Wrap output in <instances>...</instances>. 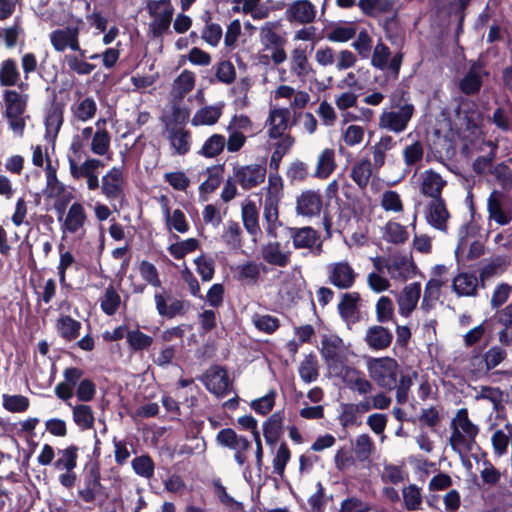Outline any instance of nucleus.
Wrapping results in <instances>:
<instances>
[{
    "label": "nucleus",
    "instance_id": "obj_1",
    "mask_svg": "<svg viewBox=\"0 0 512 512\" xmlns=\"http://www.w3.org/2000/svg\"><path fill=\"white\" fill-rule=\"evenodd\" d=\"M192 103V72L185 69L173 81L168 103L163 108L160 122L162 135L166 138L174 153L186 154L190 149V131L187 124Z\"/></svg>",
    "mask_w": 512,
    "mask_h": 512
},
{
    "label": "nucleus",
    "instance_id": "obj_2",
    "mask_svg": "<svg viewBox=\"0 0 512 512\" xmlns=\"http://www.w3.org/2000/svg\"><path fill=\"white\" fill-rule=\"evenodd\" d=\"M450 429L449 444L461 458L478 449L476 437L480 429L470 420L467 409L462 408L456 412L451 420Z\"/></svg>",
    "mask_w": 512,
    "mask_h": 512
},
{
    "label": "nucleus",
    "instance_id": "obj_3",
    "mask_svg": "<svg viewBox=\"0 0 512 512\" xmlns=\"http://www.w3.org/2000/svg\"><path fill=\"white\" fill-rule=\"evenodd\" d=\"M279 22H265L259 29V41L262 50L267 52L260 56V62L268 64L271 61L274 65H281L286 62L288 56L285 50L287 40L279 33Z\"/></svg>",
    "mask_w": 512,
    "mask_h": 512
},
{
    "label": "nucleus",
    "instance_id": "obj_4",
    "mask_svg": "<svg viewBox=\"0 0 512 512\" xmlns=\"http://www.w3.org/2000/svg\"><path fill=\"white\" fill-rule=\"evenodd\" d=\"M366 369L369 377L381 388L392 390L398 383L400 367L391 357H368Z\"/></svg>",
    "mask_w": 512,
    "mask_h": 512
},
{
    "label": "nucleus",
    "instance_id": "obj_5",
    "mask_svg": "<svg viewBox=\"0 0 512 512\" xmlns=\"http://www.w3.org/2000/svg\"><path fill=\"white\" fill-rule=\"evenodd\" d=\"M320 352L329 370L333 373L344 367L351 354L349 346L334 334L322 336Z\"/></svg>",
    "mask_w": 512,
    "mask_h": 512
},
{
    "label": "nucleus",
    "instance_id": "obj_6",
    "mask_svg": "<svg viewBox=\"0 0 512 512\" xmlns=\"http://www.w3.org/2000/svg\"><path fill=\"white\" fill-rule=\"evenodd\" d=\"M410 181L415 189L422 195L431 197L432 200L441 198V192L446 186V180L432 169L424 170L420 173L415 172Z\"/></svg>",
    "mask_w": 512,
    "mask_h": 512
},
{
    "label": "nucleus",
    "instance_id": "obj_7",
    "mask_svg": "<svg viewBox=\"0 0 512 512\" xmlns=\"http://www.w3.org/2000/svg\"><path fill=\"white\" fill-rule=\"evenodd\" d=\"M234 180L244 190H251L264 183L267 176L266 166L263 164H247L234 168Z\"/></svg>",
    "mask_w": 512,
    "mask_h": 512
},
{
    "label": "nucleus",
    "instance_id": "obj_8",
    "mask_svg": "<svg viewBox=\"0 0 512 512\" xmlns=\"http://www.w3.org/2000/svg\"><path fill=\"white\" fill-rule=\"evenodd\" d=\"M414 107L405 104L397 110H384L380 117L378 126L394 133L404 131L413 115Z\"/></svg>",
    "mask_w": 512,
    "mask_h": 512
},
{
    "label": "nucleus",
    "instance_id": "obj_9",
    "mask_svg": "<svg viewBox=\"0 0 512 512\" xmlns=\"http://www.w3.org/2000/svg\"><path fill=\"white\" fill-rule=\"evenodd\" d=\"M326 272L329 283L339 289L351 288L357 277L356 271L346 260L329 263Z\"/></svg>",
    "mask_w": 512,
    "mask_h": 512
},
{
    "label": "nucleus",
    "instance_id": "obj_10",
    "mask_svg": "<svg viewBox=\"0 0 512 512\" xmlns=\"http://www.w3.org/2000/svg\"><path fill=\"white\" fill-rule=\"evenodd\" d=\"M285 19L290 23L311 24L317 17V7L310 0H294L285 10Z\"/></svg>",
    "mask_w": 512,
    "mask_h": 512
},
{
    "label": "nucleus",
    "instance_id": "obj_11",
    "mask_svg": "<svg viewBox=\"0 0 512 512\" xmlns=\"http://www.w3.org/2000/svg\"><path fill=\"white\" fill-rule=\"evenodd\" d=\"M403 56L400 52L391 57L388 46L383 42H378L371 55V64L379 70H390L395 76L398 75Z\"/></svg>",
    "mask_w": 512,
    "mask_h": 512
},
{
    "label": "nucleus",
    "instance_id": "obj_12",
    "mask_svg": "<svg viewBox=\"0 0 512 512\" xmlns=\"http://www.w3.org/2000/svg\"><path fill=\"white\" fill-rule=\"evenodd\" d=\"M217 442L235 452V461L242 466L246 462V451L250 446L249 441L230 428L222 429L217 434Z\"/></svg>",
    "mask_w": 512,
    "mask_h": 512
},
{
    "label": "nucleus",
    "instance_id": "obj_13",
    "mask_svg": "<svg viewBox=\"0 0 512 512\" xmlns=\"http://www.w3.org/2000/svg\"><path fill=\"white\" fill-rule=\"evenodd\" d=\"M425 218L430 226L441 232H446L450 213L445 201L442 198L431 200L426 207Z\"/></svg>",
    "mask_w": 512,
    "mask_h": 512
},
{
    "label": "nucleus",
    "instance_id": "obj_14",
    "mask_svg": "<svg viewBox=\"0 0 512 512\" xmlns=\"http://www.w3.org/2000/svg\"><path fill=\"white\" fill-rule=\"evenodd\" d=\"M206 388L217 397H223L230 391L227 372L218 366L211 367L202 377Z\"/></svg>",
    "mask_w": 512,
    "mask_h": 512
},
{
    "label": "nucleus",
    "instance_id": "obj_15",
    "mask_svg": "<svg viewBox=\"0 0 512 512\" xmlns=\"http://www.w3.org/2000/svg\"><path fill=\"white\" fill-rule=\"evenodd\" d=\"M387 274L391 279L404 282L414 274V264L408 255L394 254L388 257Z\"/></svg>",
    "mask_w": 512,
    "mask_h": 512
},
{
    "label": "nucleus",
    "instance_id": "obj_16",
    "mask_svg": "<svg viewBox=\"0 0 512 512\" xmlns=\"http://www.w3.org/2000/svg\"><path fill=\"white\" fill-rule=\"evenodd\" d=\"M99 465L92 464L84 476V487L79 489L78 497L86 503H93L96 496L103 490Z\"/></svg>",
    "mask_w": 512,
    "mask_h": 512
},
{
    "label": "nucleus",
    "instance_id": "obj_17",
    "mask_svg": "<svg viewBox=\"0 0 512 512\" xmlns=\"http://www.w3.org/2000/svg\"><path fill=\"white\" fill-rule=\"evenodd\" d=\"M335 374L342 379L349 389L358 392L360 395H366L373 389L372 383L365 378L364 374L353 367L344 366Z\"/></svg>",
    "mask_w": 512,
    "mask_h": 512
},
{
    "label": "nucleus",
    "instance_id": "obj_18",
    "mask_svg": "<svg viewBox=\"0 0 512 512\" xmlns=\"http://www.w3.org/2000/svg\"><path fill=\"white\" fill-rule=\"evenodd\" d=\"M232 4L233 12L249 14L253 20H264L271 13L269 2L262 0H232Z\"/></svg>",
    "mask_w": 512,
    "mask_h": 512
},
{
    "label": "nucleus",
    "instance_id": "obj_19",
    "mask_svg": "<svg viewBox=\"0 0 512 512\" xmlns=\"http://www.w3.org/2000/svg\"><path fill=\"white\" fill-rule=\"evenodd\" d=\"M289 66L291 73L302 81L314 73L308 59L307 49L303 46H297L291 51Z\"/></svg>",
    "mask_w": 512,
    "mask_h": 512
},
{
    "label": "nucleus",
    "instance_id": "obj_20",
    "mask_svg": "<svg viewBox=\"0 0 512 512\" xmlns=\"http://www.w3.org/2000/svg\"><path fill=\"white\" fill-rule=\"evenodd\" d=\"M322 209L321 195L313 190L302 191L296 200V212L299 215L312 217Z\"/></svg>",
    "mask_w": 512,
    "mask_h": 512
},
{
    "label": "nucleus",
    "instance_id": "obj_21",
    "mask_svg": "<svg viewBox=\"0 0 512 512\" xmlns=\"http://www.w3.org/2000/svg\"><path fill=\"white\" fill-rule=\"evenodd\" d=\"M337 168L336 152L333 148L322 149L316 157L312 176L316 179H327Z\"/></svg>",
    "mask_w": 512,
    "mask_h": 512
},
{
    "label": "nucleus",
    "instance_id": "obj_22",
    "mask_svg": "<svg viewBox=\"0 0 512 512\" xmlns=\"http://www.w3.org/2000/svg\"><path fill=\"white\" fill-rule=\"evenodd\" d=\"M420 295V283L415 282L405 286L397 298L399 313L405 317L409 316L416 308Z\"/></svg>",
    "mask_w": 512,
    "mask_h": 512
},
{
    "label": "nucleus",
    "instance_id": "obj_23",
    "mask_svg": "<svg viewBox=\"0 0 512 512\" xmlns=\"http://www.w3.org/2000/svg\"><path fill=\"white\" fill-rule=\"evenodd\" d=\"M290 110L288 108H272L267 120L268 134L271 138H278L288 128Z\"/></svg>",
    "mask_w": 512,
    "mask_h": 512
},
{
    "label": "nucleus",
    "instance_id": "obj_24",
    "mask_svg": "<svg viewBox=\"0 0 512 512\" xmlns=\"http://www.w3.org/2000/svg\"><path fill=\"white\" fill-rule=\"evenodd\" d=\"M364 339L371 349L384 350L390 346L393 335L387 328L374 325L367 329Z\"/></svg>",
    "mask_w": 512,
    "mask_h": 512
},
{
    "label": "nucleus",
    "instance_id": "obj_25",
    "mask_svg": "<svg viewBox=\"0 0 512 512\" xmlns=\"http://www.w3.org/2000/svg\"><path fill=\"white\" fill-rule=\"evenodd\" d=\"M102 193L107 199H116L122 194V170L119 167H112L102 177Z\"/></svg>",
    "mask_w": 512,
    "mask_h": 512
},
{
    "label": "nucleus",
    "instance_id": "obj_26",
    "mask_svg": "<svg viewBox=\"0 0 512 512\" xmlns=\"http://www.w3.org/2000/svg\"><path fill=\"white\" fill-rule=\"evenodd\" d=\"M360 296L357 292L344 293L338 304L341 318L348 324H354L358 320V303Z\"/></svg>",
    "mask_w": 512,
    "mask_h": 512
},
{
    "label": "nucleus",
    "instance_id": "obj_27",
    "mask_svg": "<svg viewBox=\"0 0 512 512\" xmlns=\"http://www.w3.org/2000/svg\"><path fill=\"white\" fill-rule=\"evenodd\" d=\"M395 145L396 142L391 136L383 135L371 146V163L373 164L374 169L379 170L385 165L388 153L395 147Z\"/></svg>",
    "mask_w": 512,
    "mask_h": 512
},
{
    "label": "nucleus",
    "instance_id": "obj_28",
    "mask_svg": "<svg viewBox=\"0 0 512 512\" xmlns=\"http://www.w3.org/2000/svg\"><path fill=\"white\" fill-rule=\"evenodd\" d=\"M488 212L492 220L500 225H506L512 220V209L502 205V194L493 191L488 198Z\"/></svg>",
    "mask_w": 512,
    "mask_h": 512
},
{
    "label": "nucleus",
    "instance_id": "obj_29",
    "mask_svg": "<svg viewBox=\"0 0 512 512\" xmlns=\"http://www.w3.org/2000/svg\"><path fill=\"white\" fill-rule=\"evenodd\" d=\"M485 74L483 67L479 63L471 65L469 71L460 80L459 88L465 94H474L479 91L482 85V78Z\"/></svg>",
    "mask_w": 512,
    "mask_h": 512
},
{
    "label": "nucleus",
    "instance_id": "obj_30",
    "mask_svg": "<svg viewBox=\"0 0 512 512\" xmlns=\"http://www.w3.org/2000/svg\"><path fill=\"white\" fill-rule=\"evenodd\" d=\"M4 102L5 118L24 116L27 105L26 96H23L14 90H6L4 92Z\"/></svg>",
    "mask_w": 512,
    "mask_h": 512
},
{
    "label": "nucleus",
    "instance_id": "obj_31",
    "mask_svg": "<svg viewBox=\"0 0 512 512\" xmlns=\"http://www.w3.org/2000/svg\"><path fill=\"white\" fill-rule=\"evenodd\" d=\"M478 287L476 275L468 272L459 273L452 283L453 291L458 296H473Z\"/></svg>",
    "mask_w": 512,
    "mask_h": 512
},
{
    "label": "nucleus",
    "instance_id": "obj_32",
    "mask_svg": "<svg viewBox=\"0 0 512 512\" xmlns=\"http://www.w3.org/2000/svg\"><path fill=\"white\" fill-rule=\"evenodd\" d=\"M263 259L275 266L285 267L289 263L290 254L282 250L278 242H270L262 247Z\"/></svg>",
    "mask_w": 512,
    "mask_h": 512
},
{
    "label": "nucleus",
    "instance_id": "obj_33",
    "mask_svg": "<svg viewBox=\"0 0 512 512\" xmlns=\"http://www.w3.org/2000/svg\"><path fill=\"white\" fill-rule=\"evenodd\" d=\"M291 237L297 249H312L319 240L317 232L311 227L294 228Z\"/></svg>",
    "mask_w": 512,
    "mask_h": 512
},
{
    "label": "nucleus",
    "instance_id": "obj_34",
    "mask_svg": "<svg viewBox=\"0 0 512 512\" xmlns=\"http://www.w3.org/2000/svg\"><path fill=\"white\" fill-rule=\"evenodd\" d=\"M284 412L273 413L263 424L264 438L268 444H274L282 432Z\"/></svg>",
    "mask_w": 512,
    "mask_h": 512
},
{
    "label": "nucleus",
    "instance_id": "obj_35",
    "mask_svg": "<svg viewBox=\"0 0 512 512\" xmlns=\"http://www.w3.org/2000/svg\"><path fill=\"white\" fill-rule=\"evenodd\" d=\"M473 391V397L476 401L487 400L492 404L493 410L498 411L500 409L504 396V393L500 388L482 385L474 387Z\"/></svg>",
    "mask_w": 512,
    "mask_h": 512
},
{
    "label": "nucleus",
    "instance_id": "obj_36",
    "mask_svg": "<svg viewBox=\"0 0 512 512\" xmlns=\"http://www.w3.org/2000/svg\"><path fill=\"white\" fill-rule=\"evenodd\" d=\"M205 180L200 184L199 195L203 201L207 200V195L215 191L220 185L222 179V169L214 166L207 169L204 174Z\"/></svg>",
    "mask_w": 512,
    "mask_h": 512
},
{
    "label": "nucleus",
    "instance_id": "obj_37",
    "mask_svg": "<svg viewBox=\"0 0 512 512\" xmlns=\"http://www.w3.org/2000/svg\"><path fill=\"white\" fill-rule=\"evenodd\" d=\"M242 220L249 234L255 236L259 232L258 209L253 201L246 200L242 204Z\"/></svg>",
    "mask_w": 512,
    "mask_h": 512
},
{
    "label": "nucleus",
    "instance_id": "obj_38",
    "mask_svg": "<svg viewBox=\"0 0 512 512\" xmlns=\"http://www.w3.org/2000/svg\"><path fill=\"white\" fill-rule=\"evenodd\" d=\"M86 220V215L83 206L75 202L73 203L67 213L64 221V228L70 233H76Z\"/></svg>",
    "mask_w": 512,
    "mask_h": 512
},
{
    "label": "nucleus",
    "instance_id": "obj_39",
    "mask_svg": "<svg viewBox=\"0 0 512 512\" xmlns=\"http://www.w3.org/2000/svg\"><path fill=\"white\" fill-rule=\"evenodd\" d=\"M357 34V25L345 22L335 25L327 34V39L335 43H344L353 39Z\"/></svg>",
    "mask_w": 512,
    "mask_h": 512
},
{
    "label": "nucleus",
    "instance_id": "obj_40",
    "mask_svg": "<svg viewBox=\"0 0 512 512\" xmlns=\"http://www.w3.org/2000/svg\"><path fill=\"white\" fill-rule=\"evenodd\" d=\"M383 239L393 244L405 243L409 238L407 228L400 223L389 221L382 229Z\"/></svg>",
    "mask_w": 512,
    "mask_h": 512
},
{
    "label": "nucleus",
    "instance_id": "obj_41",
    "mask_svg": "<svg viewBox=\"0 0 512 512\" xmlns=\"http://www.w3.org/2000/svg\"><path fill=\"white\" fill-rule=\"evenodd\" d=\"M68 406L72 408L73 421L82 430H88L93 427L94 414L92 408L86 404H78L72 406L68 403Z\"/></svg>",
    "mask_w": 512,
    "mask_h": 512
},
{
    "label": "nucleus",
    "instance_id": "obj_42",
    "mask_svg": "<svg viewBox=\"0 0 512 512\" xmlns=\"http://www.w3.org/2000/svg\"><path fill=\"white\" fill-rule=\"evenodd\" d=\"M156 309L161 316L172 318L183 311V302L178 299H171L170 303L162 294L156 293L155 296Z\"/></svg>",
    "mask_w": 512,
    "mask_h": 512
},
{
    "label": "nucleus",
    "instance_id": "obj_43",
    "mask_svg": "<svg viewBox=\"0 0 512 512\" xmlns=\"http://www.w3.org/2000/svg\"><path fill=\"white\" fill-rule=\"evenodd\" d=\"M373 164L368 159H362L353 165L351 169L352 180L360 187L365 188L372 175Z\"/></svg>",
    "mask_w": 512,
    "mask_h": 512
},
{
    "label": "nucleus",
    "instance_id": "obj_44",
    "mask_svg": "<svg viewBox=\"0 0 512 512\" xmlns=\"http://www.w3.org/2000/svg\"><path fill=\"white\" fill-rule=\"evenodd\" d=\"M172 15L173 9L166 7L160 14L153 16V21L149 25L153 37H161L169 29Z\"/></svg>",
    "mask_w": 512,
    "mask_h": 512
},
{
    "label": "nucleus",
    "instance_id": "obj_45",
    "mask_svg": "<svg viewBox=\"0 0 512 512\" xmlns=\"http://www.w3.org/2000/svg\"><path fill=\"white\" fill-rule=\"evenodd\" d=\"M301 379L306 383L317 380L319 376L318 361L315 355L306 356L300 363L298 368Z\"/></svg>",
    "mask_w": 512,
    "mask_h": 512
},
{
    "label": "nucleus",
    "instance_id": "obj_46",
    "mask_svg": "<svg viewBox=\"0 0 512 512\" xmlns=\"http://www.w3.org/2000/svg\"><path fill=\"white\" fill-rule=\"evenodd\" d=\"M265 201L279 203L283 197L284 183L278 173H270L265 188Z\"/></svg>",
    "mask_w": 512,
    "mask_h": 512
},
{
    "label": "nucleus",
    "instance_id": "obj_47",
    "mask_svg": "<svg viewBox=\"0 0 512 512\" xmlns=\"http://www.w3.org/2000/svg\"><path fill=\"white\" fill-rule=\"evenodd\" d=\"M222 115L221 106H206L199 109L194 115V125H214Z\"/></svg>",
    "mask_w": 512,
    "mask_h": 512
},
{
    "label": "nucleus",
    "instance_id": "obj_48",
    "mask_svg": "<svg viewBox=\"0 0 512 512\" xmlns=\"http://www.w3.org/2000/svg\"><path fill=\"white\" fill-rule=\"evenodd\" d=\"M365 128L358 124H350L342 129L341 140L348 147L359 146L363 143Z\"/></svg>",
    "mask_w": 512,
    "mask_h": 512
},
{
    "label": "nucleus",
    "instance_id": "obj_49",
    "mask_svg": "<svg viewBox=\"0 0 512 512\" xmlns=\"http://www.w3.org/2000/svg\"><path fill=\"white\" fill-rule=\"evenodd\" d=\"M353 450L358 459L367 460L375 451V445L367 433L360 434L353 443Z\"/></svg>",
    "mask_w": 512,
    "mask_h": 512
},
{
    "label": "nucleus",
    "instance_id": "obj_50",
    "mask_svg": "<svg viewBox=\"0 0 512 512\" xmlns=\"http://www.w3.org/2000/svg\"><path fill=\"white\" fill-rule=\"evenodd\" d=\"M77 451L78 447L75 445L59 450L61 456L54 462V467L57 470L73 471L77 465Z\"/></svg>",
    "mask_w": 512,
    "mask_h": 512
},
{
    "label": "nucleus",
    "instance_id": "obj_51",
    "mask_svg": "<svg viewBox=\"0 0 512 512\" xmlns=\"http://www.w3.org/2000/svg\"><path fill=\"white\" fill-rule=\"evenodd\" d=\"M57 327L61 337L70 341L79 336L81 323L70 316H61L57 321Z\"/></svg>",
    "mask_w": 512,
    "mask_h": 512
},
{
    "label": "nucleus",
    "instance_id": "obj_52",
    "mask_svg": "<svg viewBox=\"0 0 512 512\" xmlns=\"http://www.w3.org/2000/svg\"><path fill=\"white\" fill-rule=\"evenodd\" d=\"M472 106H474V104L471 102H462L456 111L459 124L465 126L467 129L476 127L478 121V113L476 111H470Z\"/></svg>",
    "mask_w": 512,
    "mask_h": 512
},
{
    "label": "nucleus",
    "instance_id": "obj_53",
    "mask_svg": "<svg viewBox=\"0 0 512 512\" xmlns=\"http://www.w3.org/2000/svg\"><path fill=\"white\" fill-rule=\"evenodd\" d=\"M120 303H121V299H120L119 294L116 292V290L114 289V287L112 285H109L105 289L104 296L100 303L102 311L106 315L112 316L119 309Z\"/></svg>",
    "mask_w": 512,
    "mask_h": 512
},
{
    "label": "nucleus",
    "instance_id": "obj_54",
    "mask_svg": "<svg viewBox=\"0 0 512 512\" xmlns=\"http://www.w3.org/2000/svg\"><path fill=\"white\" fill-rule=\"evenodd\" d=\"M19 71L16 62L13 59H6L2 62L0 68V85L13 86L19 78Z\"/></svg>",
    "mask_w": 512,
    "mask_h": 512
},
{
    "label": "nucleus",
    "instance_id": "obj_55",
    "mask_svg": "<svg viewBox=\"0 0 512 512\" xmlns=\"http://www.w3.org/2000/svg\"><path fill=\"white\" fill-rule=\"evenodd\" d=\"M63 123V112L59 108L51 109L45 118V137L55 139Z\"/></svg>",
    "mask_w": 512,
    "mask_h": 512
},
{
    "label": "nucleus",
    "instance_id": "obj_56",
    "mask_svg": "<svg viewBox=\"0 0 512 512\" xmlns=\"http://www.w3.org/2000/svg\"><path fill=\"white\" fill-rule=\"evenodd\" d=\"M225 143L226 139L223 135L213 134L204 142L199 153L205 157H215L223 151Z\"/></svg>",
    "mask_w": 512,
    "mask_h": 512
},
{
    "label": "nucleus",
    "instance_id": "obj_57",
    "mask_svg": "<svg viewBox=\"0 0 512 512\" xmlns=\"http://www.w3.org/2000/svg\"><path fill=\"white\" fill-rule=\"evenodd\" d=\"M423 155L424 148L420 141H414L413 143L406 145L402 152V157L407 167L419 164L423 159Z\"/></svg>",
    "mask_w": 512,
    "mask_h": 512
},
{
    "label": "nucleus",
    "instance_id": "obj_58",
    "mask_svg": "<svg viewBox=\"0 0 512 512\" xmlns=\"http://www.w3.org/2000/svg\"><path fill=\"white\" fill-rule=\"evenodd\" d=\"M2 405L3 407L12 413H21L28 409L29 407V399L23 395H9L3 394L2 396Z\"/></svg>",
    "mask_w": 512,
    "mask_h": 512
},
{
    "label": "nucleus",
    "instance_id": "obj_59",
    "mask_svg": "<svg viewBox=\"0 0 512 512\" xmlns=\"http://www.w3.org/2000/svg\"><path fill=\"white\" fill-rule=\"evenodd\" d=\"M46 178H47V185L45 189V194L47 197L52 198L55 196H58L63 193L64 186L63 184L58 180L56 169L52 167L51 162L48 160L47 166H46Z\"/></svg>",
    "mask_w": 512,
    "mask_h": 512
},
{
    "label": "nucleus",
    "instance_id": "obj_60",
    "mask_svg": "<svg viewBox=\"0 0 512 512\" xmlns=\"http://www.w3.org/2000/svg\"><path fill=\"white\" fill-rule=\"evenodd\" d=\"M359 8L368 15L387 12L393 7L392 0H359Z\"/></svg>",
    "mask_w": 512,
    "mask_h": 512
},
{
    "label": "nucleus",
    "instance_id": "obj_61",
    "mask_svg": "<svg viewBox=\"0 0 512 512\" xmlns=\"http://www.w3.org/2000/svg\"><path fill=\"white\" fill-rule=\"evenodd\" d=\"M405 508L409 511L419 510L422 504V495L420 489L411 484L402 491Z\"/></svg>",
    "mask_w": 512,
    "mask_h": 512
},
{
    "label": "nucleus",
    "instance_id": "obj_62",
    "mask_svg": "<svg viewBox=\"0 0 512 512\" xmlns=\"http://www.w3.org/2000/svg\"><path fill=\"white\" fill-rule=\"evenodd\" d=\"M222 239L231 249H238L241 246V228L236 222H227L224 227Z\"/></svg>",
    "mask_w": 512,
    "mask_h": 512
},
{
    "label": "nucleus",
    "instance_id": "obj_63",
    "mask_svg": "<svg viewBox=\"0 0 512 512\" xmlns=\"http://www.w3.org/2000/svg\"><path fill=\"white\" fill-rule=\"evenodd\" d=\"M96 111L97 104L95 100L92 97H86L77 104L74 115L78 120L86 122L95 116Z\"/></svg>",
    "mask_w": 512,
    "mask_h": 512
},
{
    "label": "nucleus",
    "instance_id": "obj_64",
    "mask_svg": "<svg viewBox=\"0 0 512 512\" xmlns=\"http://www.w3.org/2000/svg\"><path fill=\"white\" fill-rule=\"evenodd\" d=\"M110 148V135L107 130H97L92 137L91 151L99 156L105 155Z\"/></svg>",
    "mask_w": 512,
    "mask_h": 512
}]
</instances>
